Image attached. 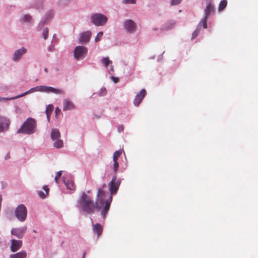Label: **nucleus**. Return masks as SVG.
<instances>
[{
	"mask_svg": "<svg viewBox=\"0 0 258 258\" xmlns=\"http://www.w3.org/2000/svg\"><path fill=\"white\" fill-rule=\"evenodd\" d=\"M61 174L62 171H59L57 173V174L54 178V180L56 183H58V179L61 176Z\"/></svg>",
	"mask_w": 258,
	"mask_h": 258,
	"instance_id": "obj_37",
	"label": "nucleus"
},
{
	"mask_svg": "<svg viewBox=\"0 0 258 258\" xmlns=\"http://www.w3.org/2000/svg\"><path fill=\"white\" fill-rule=\"evenodd\" d=\"M102 62L103 64L106 67L108 64L112 63V61L109 60L108 57H103L102 58Z\"/></svg>",
	"mask_w": 258,
	"mask_h": 258,
	"instance_id": "obj_28",
	"label": "nucleus"
},
{
	"mask_svg": "<svg viewBox=\"0 0 258 258\" xmlns=\"http://www.w3.org/2000/svg\"><path fill=\"white\" fill-rule=\"evenodd\" d=\"M43 189L44 190L45 192L42 191H38V195L41 199H44L46 198V196L48 194L49 191V188L47 186H43Z\"/></svg>",
	"mask_w": 258,
	"mask_h": 258,
	"instance_id": "obj_24",
	"label": "nucleus"
},
{
	"mask_svg": "<svg viewBox=\"0 0 258 258\" xmlns=\"http://www.w3.org/2000/svg\"><path fill=\"white\" fill-rule=\"evenodd\" d=\"M118 132H121L123 130V125H119L118 127Z\"/></svg>",
	"mask_w": 258,
	"mask_h": 258,
	"instance_id": "obj_39",
	"label": "nucleus"
},
{
	"mask_svg": "<svg viewBox=\"0 0 258 258\" xmlns=\"http://www.w3.org/2000/svg\"><path fill=\"white\" fill-rule=\"evenodd\" d=\"M122 3L124 4H133L136 3V0H122Z\"/></svg>",
	"mask_w": 258,
	"mask_h": 258,
	"instance_id": "obj_36",
	"label": "nucleus"
},
{
	"mask_svg": "<svg viewBox=\"0 0 258 258\" xmlns=\"http://www.w3.org/2000/svg\"><path fill=\"white\" fill-rule=\"evenodd\" d=\"M81 210L86 214H92L97 210V204H94L85 192H83L78 201Z\"/></svg>",
	"mask_w": 258,
	"mask_h": 258,
	"instance_id": "obj_3",
	"label": "nucleus"
},
{
	"mask_svg": "<svg viewBox=\"0 0 258 258\" xmlns=\"http://www.w3.org/2000/svg\"><path fill=\"white\" fill-rule=\"evenodd\" d=\"M116 180V176L115 175L108 184L111 195H113L116 192L120 184L121 180L120 179H118L117 181Z\"/></svg>",
	"mask_w": 258,
	"mask_h": 258,
	"instance_id": "obj_9",
	"label": "nucleus"
},
{
	"mask_svg": "<svg viewBox=\"0 0 258 258\" xmlns=\"http://www.w3.org/2000/svg\"><path fill=\"white\" fill-rule=\"evenodd\" d=\"M63 182L65 185L67 186V188L70 190H74L75 189V186L74 184V181L72 180H68L67 181L66 179L63 180Z\"/></svg>",
	"mask_w": 258,
	"mask_h": 258,
	"instance_id": "obj_23",
	"label": "nucleus"
},
{
	"mask_svg": "<svg viewBox=\"0 0 258 258\" xmlns=\"http://www.w3.org/2000/svg\"><path fill=\"white\" fill-rule=\"evenodd\" d=\"M107 91L105 88L102 87L100 92H99V96H104L106 94Z\"/></svg>",
	"mask_w": 258,
	"mask_h": 258,
	"instance_id": "obj_34",
	"label": "nucleus"
},
{
	"mask_svg": "<svg viewBox=\"0 0 258 258\" xmlns=\"http://www.w3.org/2000/svg\"><path fill=\"white\" fill-rule=\"evenodd\" d=\"M27 227L24 226L22 228H15L11 230V234L16 236L18 238H22L24 233L26 231Z\"/></svg>",
	"mask_w": 258,
	"mask_h": 258,
	"instance_id": "obj_13",
	"label": "nucleus"
},
{
	"mask_svg": "<svg viewBox=\"0 0 258 258\" xmlns=\"http://www.w3.org/2000/svg\"><path fill=\"white\" fill-rule=\"evenodd\" d=\"M91 22L96 26L104 25L108 20V18L103 14L100 13L92 14L90 17Z\"/></svg>",
	"mask_w": 258,
	"mask_h": 258,
	"instance_id": "obj_5",
	"label": "nucleus"
},
{
	"mask_svg": "<svg viewBox=\"0 0 258 258\" xmlns=\"http://www.w3.org/2000/svg\"><path fill=\"white\" fill-rule=\"evenodd\" d=\"M52 141H53V145L55 148L59 149L63 147V142L62 140L60 139V138Z\"/></svg>",
	"mask_w": 258,
	"mask_h": 258,
	"instance_id": "obj_22",
	"label": "nucleus"
},
{
	"mask_svg": "<svg viewBox=\"0 0 258 258\" xmlns=\"http://www.w3.org/2000/svg\"><path fill=\"white\" fill-rule=\"evenodd\" d=\"M50 136L52 140H54L60 138V133L58 129L53 128L51 130Z\"/></svg>",
	"mask_w": 258,
	"mask_h": 258,
	"instance_id": "obj_20",
	"label": "nucleus"
},
{
	"mask_svg": "<svg viewBox=\"0 0 258 258\" xmlns=\"http://www.w3.org/2000/svg\"><path fill=\"white\" fill-rule=\"evenodd\" d=\"M60 110L58 109V108H56L55 109V113L57 114L58 112H59Z\"/></svg>",
	"mask_w": 258,
	"mask_h": 258,
	"instance_id": "obj_43",
	"label": "nucleus"
},
{
	"mask_svg": "<svg viewBox=\"0 0 258 258\" xmlns=\"http://www.w3.org/2000/svg\"><path fill=\"white\" fill-rule=\"evenodd\" d=\"M27 256L26 251L22 250L20 252L14 254H11L10 255V258H25Z\"/></svg>",
	"mask_w": 258,
	"mask_h": 258,
	"instance_id": "obj_19",
	"label": "nucleus"
},
{
	"mask_svg": "<svg viewBox=\"0 0 258 258\" xmlns=\"http://www.w3.org/2000/svg\"><path fill=\"white\" fill-rule=\"evenodd\" d=\"M15 215L18 221L24 222L27 216V209L24 204L19 205L15 210Z\"/></svg>",
	"mask_w": 258,
	"mask_h": 258,
	"instance_id": "obj_6",
	"label": "nucleus"
},
{
	"mask_svg": "<svg viewBox=\"0 0 258 258\" xmlns=\"http://www.w3.org/2000/svg\"><path fill=\"white\" fill-rule=\"evenodd\" d=\"M146 91L145 89H142L141 91L138 93L135 97L134 101V104L136 106H138L143 98L145 97Z\"/></svg>",
	"mask_w": 258,
	"mask_h": 258,
	"instance_id": "obj_14",
	"label": "nucleus"
},
{
	"mask_svg": "<svg viewBox=\"0 0 258 258\" xmlns=\"http://www.w3.org/2000/svg\"><path fill=\"white\" fill-rule=\"evenodd\" d=\"M47 50L49 52H52L54 50V45H52L51 44L50 45H49V46H48L47 47Z\"/></svg>",
	"mask_w": 258,
	"mask_h": 258,
	"instance_id": "obj_38",
	"label": "nucleus"
},
{
	"mask_svg": "<svg viewBox=\"0 0 258 258\" xmlns=\"http://www.w3.org/2000/svg\"><path fill=\"white\" fill-rule=\"evenodd\" d=\"M111 78L112 80L113 81V82L115 83H116L118 81V79L117 78H115L114 77L112 76Z\"/></svg>",
	"mask_w": 258,
	"mask_h": 258,
	"instance_id": "obj_40",
	"label": "nucleus"
},
{
	"mask_svg": "<svg viewBox=\"0 0 258 258\" xmlns=\"http://www.w3.org/2000/svg\"><path fill=\"white\" fill-rule=\"evenodd\" d=\"M123 27L128 33H134L137 29L136 23L131 19H125L123 22Z\"/></svg>",
	"mask_w": 258,
	"mask_h": 258,
	"instance_id": "obj_8",
	"label": "nucleus"
},
{
	"mask_svg": "<svg viewBox=\"0 0 258 258\" xmlns=\"http://www.w3.org/2000/svg\"><path fill=\"white\" fill-rule=\"evenodd\" d=\"M10 119L6 116L0 115V133L8 130L10 124Z\"/></svg>",
	"mask_w": 258,
	"mask_h": 258,
	"instance_id": "obj_11",
	"label": "nucleus"
},
{
	"mask_svg": "<svg viewBox=\"0 0 258 258\" xmlns=\"http://www.w3.org/2000/svg\"><path fill=\"white\" fill-rule=\"evenodd\" d=\"M91 221H92V223H93V220L92 219H91Z\"/></svg>",
	"mask_w": 258,
	"mask_h": 258,
	"instance_id": "obj_47",
	"label": "nucleus"
},
{
	"mask_svg": "<svg viewBox=\"0 0 258 258\" xmlns=\"http://www.w3.org/2000/svg\"><path fill=\"white\" fill-rule=\"evenodd\" d=\"M53 110V106L52 104H49L46 106L45 112L46 114H51Z\"/></svg>",
	"mask_w": 258,
	"mask_h": 258,
	"instance_id": "obj_30",
	"label": "nucleus"
},
{
	"mask_svg": "<svg viewBox=\"0 0 258 258\" xmlns=\"http://www.w3.org/2000/svg\"><path fill=\"white\" fill-rule=\"evenodd\" d=\"M182 0H170V4L171 6H175L179 5Z\"/></svg>",
	"mask_w": 258,
	"mask_h": 258,
	"instance_id": "obj_33",
	"label": "nucleus"
},
{
	"mask_svg": "<svg viewBox=\"0 0 258 258\" xmlns=\"http://www.w3.org/2000/svg\"><path fill=\"white\" fill-rule=\"evenodd\" d=\"M106 186V184L105 183L103 184L102 185V187H101V188H104V187H105Z\"/></svg>",
	"mask_w": 258,
	"mask_h": 258,
	"instance_id": "obj_44",
	"label": "nucleus"
},
{
	"mask_svg": "<svg viewBox=\"0 0 258 258\" xmlns=\"http://www.w3.org/2000/svg\"><path fill=\"white\" fill-rule=\"evenodd\" d=\"M37 131L36 122L34 118H28L23 123L20 128L17 131L18 134L30 135Z\"/></svg>",
	"mask_w": 258,
	"mask_h": 258,
	"instance_id": "obj_4",
	"label": "nucleus"
},
{
	"mask_svg": "<svg viewBox=\"0 0 258 258\" xmlns=\"http://www.w3.org/2000/svg\"><path fill=\"white\" fill-rule=\"evenodd\" d=\"M48 31H49V30L47 27L44 28L43 30L42 36L44 40H46L48 38Z\"/></svg>",
	"mask_w": 258,
	"mask_h": 258,
	"instance_id": "obj_29",
	"label": "nucleus"
},
{
	"mask_svg": "<svg viewBox=\"0 0 258 258\" xmlns=\"http://www.w3.org/2000/svg\"><path fill=\"white\" fill-rule=\"evenodd\" d=\"M11 250L12 252H16L20 249L22 246V241L19 240L12 239L11 240Z\"/></svg>",
	"mask_w": 258,
	"mask_h": 258,
	"instance_id": "obj_15",
	"label": "nucleus"
},
{
	"mask_svg": "<svg viewBox=\"0 0 258 258\" xmlns=\"http://www.w3.org/2000/svg\"><path fill=\"white\" fill-rule=\"evenodd\" d=\"M208 17H204L203 18L198 25H200V28H201V24H202L203 27L206 29L207 28V20Z\"/></svg>",
	"mask_w": 258,
	"mask_h": 258,
	"instance_id": "obj_26",
	"label": "nucleus"
},
{
	"mask_svg": "<svg viewBox=\"0 0 258 258\" xmlns=\"http://www.w3.org/2000/svg\"><path fill=\"white\" fill-rule=\"evenodd\" d=\"M214 11V7L211 3H209L205 9V15L206 17H208Z\"/></svg>",
	"mask_w": 258,
	"mask_h": 258,
	"instance_id": "obj_18",
	"label": "nucleus"
},
{
	"mask_svg": "<svg viewBox=\"0 0 258 258\" xmlns=\"http://www.w3.org/2000/svg\"><path fill=\"white\" fill-rule=\"evenodd\" d=\"M44 71H45V72H47V68H45V69H44Z\"/></svg>",
	"mask_w": 258,
	"mask_h": 258,
	"instance_id": "obj_46",
	"label": "nucleus"
},
{
	"mask_svg": "<svg viewBox=\"0 0 258 258\" xmlns=\"http://www.w3.org/2000/svg\"><path fill=\"white\" fill-rule=\"evenodd\" d=\"M93 232L94 233H96L97 237H99L102 233V226L99 223H96L93 225L92 228Z\"/></svg>",
	"mask_w": 258,
	"mask_h": 258,
	"instance_id": "obj_17",
	"label": "nucleus"
},
{
	"mask_svg": "<svg viewBox=\"0 0 258 258\" xmlns=\"http://www.w3.org/2000/svg\"><path fill=\"white\" fill-rule=\"evenodd\" d=\"M43 92L46 93H53L54 94H63L64 91L61 89L55 88L51 86H48L45 85H39L34 87L33 88H31L28 91L25 92L23 93H22L19 95L16 96L12 97H0V101H5V100H14L15 99H17L22 97L26 95H27L30 93H33L34 92Z\"/></svg>",
	"mask_w": 258,
	"mask_h": 258,
	"instance_id": "obj_2",
	"label": "nucleus"
},
{
	"mask_svg": "<svg viewBox=\"0 0 258 258\" xmlns=\"http://www.w3.org/2000/svg\"><path fill=\"white\" fill-rule=\"evenodd\" d=\"M200 25H198L196 29L193 32L192 34L191 39H195L199 34L200 32Z\"/></svg>",
	"mask_w": 258,
	"mask_h": 258,
	"instance_id": "obj_31",
	"label": "nucleus"
},
{
	"mask_svg": "<svg viewBox=\"0 0 258 258\" xmlns=\"http://www.w3.org/2000/svg\"><path fill=\"white\" fill-rule=\"evenodd\" d=\"M175 25V23H172L170 26H168L167 27V29H172V28H173L174 26Z\"/></svg>",
	"mask_w": 258,
	"mask_h": 258,
	"instance_id": "obj_41",
	"label": "nucleus"
},
{
	"mask_svg": "<svg viewBox=\"0 0 258 258\" xmlns=\"http://www.w3.org/2000/svg\"><path fill=\"white\" fill-rule=\"evenodd\" d=\"M122 153L121 150L116 151L113 155V161H117L118 157L120 156Z\"/></svg>",
	"mask_w": 258,
	"mask_h": 258,
	"instance_id": "obj_27",
	"label": "nucleus"
},
{
	"mask_svg": "<svg viewBox=\"0 0 258 258\" xmlns=\"http://www.w3.org/2000/svg\"><path fill=\"white\" fill-rule=\"evenodd\" d=\"M90 190L87 191L88 193H90Z\"/></svg>",
	"mask_w": 258,
	"mask_h": 258,
	"instance_id": "obj_49",
	"label": "nucleus"
},
{
	"mask_svg": "<svg viewBox=\"0 0 258 258\" xmlns=\"http://www.w3.org/2000/svg\"><path fill=\"white\" fill-rule=\"evenodd\" d=\"M103 32H99L95 38V41L98 42L100 40V38L103 36Z\"/></svg>",
	"mask_w": 258,
	"mask_h": 258,
	"instance_id": "obj_35",
	"label": "nucleus"
},
{
	"mask_svg": "<svg viewBox=\"0 0 258 258\" xmlns=\"http://www.w3.org/2000/svg\"><path fill=\"white\" fill-rule=\"evenodd\" d=\"M111 70L112 71H113V66H111Z\"/></svg>",
	"mask_w": 258,
	"mask_h": 258,
	"instance_id": "obj_45",
	"label": "nucleus"
},
{
	"mask_svg": "<svg viewBox=\"0 0 258 258\" xmlns=\"http://www.w3.org/2000/svg\"><path fill=\"white\" fill-rule=\"evenodd\" d=\"M112 195L111 194L108 195L101 188H99L97 190L95 203L97 204V210H99L103 207L101 211V215L103 218L105 217L109 209L111 203L112 201Z\"/></svg>",
	"mask_w": 258,
	"mask_h": 258,
	"instance_id": "obj_1",
	"label": "nucleus"
},
{
	"mask_svg": "<svg viewBox=\"0 0 258 258\" xmlns=\"http://www.w3.org/2000/svg\"><path fill=\"white\" fill-rule=\"evenodd\" d=\"M91 33L90 31H85L80 34L79 43L85 44L90 41Z\"/></svg>",
	"mask_w": 258,
	"mask_h": 258,
	"instance_id": "obj_12",
	"label": "nucleus"
},
{
	"mask_svg": "<svg viewBox=\"0 0 258 258\" xmlns=\"http://www.w3.org/2000/svg\"><path fill=\"white\" fill-rule=\"evenodd\" d=\"M75 108V105L70 100L64 99L63 100V110H70Z\"/></svg>",
	"mask_w": 258,
	"mask_h": 258,
	"instance_id": "obj_16",
	"label": "nucleus"
},
{
	"mask_svg": "<svg viewBox=\"0 0 258 258\" xmlns=\"http://www.w3.org/2000/svg\"><path fill=\"white\" fill-rule=\"evenodd\" d=\"M227 4V2L226 0L221 1L219 5L218 10L220 11L223 10L226 8Z\"/></svg>",
	"mask_w": 258,
	"mask_h": 258,
	"instance_id": "obj_25",
	"label": "nucleus"
},
{
	"mask_svg": "<svg viewBox=\"0 0 258 258\" xmlns=\"http://www.w3.org/2000/svg\"><path fill=\"white\" fill-rule=\"evenodd\" d=\"M113 171L114 173H116L117 171L118 170V167H119V164L117 162V161H113Z\"/></svg>",
	"mask_w": 258,
	"mask_h": 258,
	"instance_id": "obj_32",
	"label": "nucleus"
},
{
	"mask_svg": "<svg viewBox=\"0 0 258 258\" xmlns=\"http://www.w3.org/2000/svg\"><path fill=\"white\" fill-rule=\"evenodd\" d=\"M46 114V116H47V120L49 122L50 121V115L51 114H49L48 113Z\"/></svg>",
	"mask_w": 258,
	"mask_h": 258,
	"instance_id": "obj_42",
	"label": "nucleus"
},
{
	"mask_svg": "<svg viewBox=\"0 0 258 258\" xmlns=\"http://www.w3.org/2000/svg\"><path fill=\"white\" fill-rule=\"evenodd\" d=\"M22 22L31 24L33 23V19L29 14H25L21 18V20Z\"/></svg>",
	"mask_w": 258,
	"mask_h": 258,
	"instance_id": "obj_21",
	"label": "nucleus"
},
{
	"mask_svg": "<svg viewBox=\"0 0 258 258\" xmlns=\"http://www.w3.org/2000/svg\"><path fill=\"white\" fill-rule=\"evenodd\" d=\"M88 52L87 48L83 46H76L74 50V56L76 59L84 58Z\"/></svg>",
	"mask_w": 258,
	"mask_h": 258,
	"instance_id": "obj_7",
	"label": "nucleus"
},
{
	"mask_svg": "<svg viewBox=\"0 0 258 258\" xmlns=\"http://www.w3.org/2000/svg\"><path fill=\"white\" fill-rule=\"evenodd\" d=\"M85 253H84L83 254V257L85 256Z\"/></svg>",
	"mask_w": 258,
	"mask_h": 258,
	"instance_id": "obj_48",
	"label": "nucleus"
},
{
	"mask_svg": "<svg viewBox=\"0 0 258 258\" xmlns=\"http://www.w3.org/2000/svg\"><path fill=\"white\" fill-rule=\"evenodd\" d=\"M27 50L24 47H21L20 49L16 50L12 54V59L15 62L19 61L24 54H26Z\"/></svg>",
	"mask_w": 258,
	"mask_h": 258,
	"instance_id": "obj_10",
	"label": "nucleus"
}]
</instances>
